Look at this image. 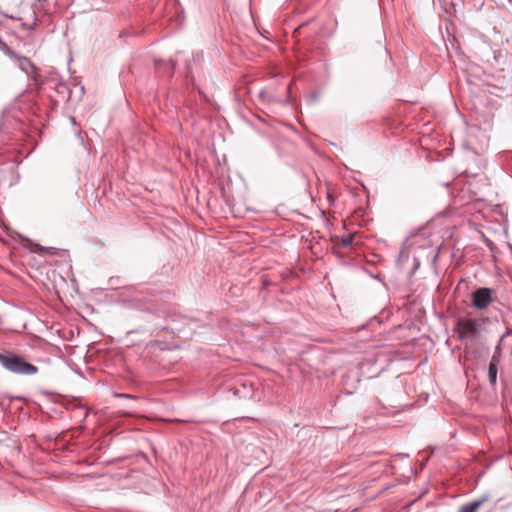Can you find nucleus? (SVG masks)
Instances as JSON below:
<instances>
[{"label":"nucleus","mask_w":512,"mask_h":512,"mask_svg":"<svg viewBox=\"0 0 512 512\" xmlns=\"http://www.w3.org/2000/svg\"><path fill=\"white\" fill-rule=\"evenodd\" d=\"M0 362L7 370L13 373L33 375L38 372V368L36 366L26 362L19 356H0Z\"/></svg>","instance_id":"f257e3e1"},{"label":"nucleus","mask_w":512,"mask_h":512,"mask_svg":"<svg viewBox=\"0 0 512 512\" xmlns=\"http://www.w3.org/2000/svg\"><path fill=\"white\" fill-rule=\"evenodd\" d=\"M0 48L6 55H8L11 58H14L17 61L21 70H23L25 73L30 74L33 72L34 65L28 58L16 55L15 52L11 50L5 43H1Z\"/></svg>","instance_id":"f03ea898"},{"label":"nucleus","mask_w":512,"mask_h":512,"mask_svg":"<svg viewBox=\"0 0 512 512\" xmlns=\"http://www.w3.org/2000/svg\"><path fill=\"white\" fill-rule=\"evenodd\" d=\"M477 320L461 319L458 321L460 337H471L477 333Z\"/></svg>","instance_id":"7ed1b4c3"},{"label":"nucleus","mask_w":512,"mask_h":512,"mask_svg":"<svg viewBox=\"0 0 512 512\" xmlns=\"http://www.w3.org/2000/svg\"><path fill=\"white\" fill-rule=\"evenodd\" d=\"M491 301L490 290L487 288H480L473 294V304L477 308L483 309L488 306Z\"/></svg>","instance_id":"20e7f679"},{"label":"nucleus","mask_w":512,"mask_h":512,"mask_svg":"<svg viewBox=\"0 0 512 512\" xmlns=\"http://www.w3.org/2000/svg\"><path fill=\"white\" fill-rule=\"evenodd\" d=\"M485 499H479L471 503L465 504L460 507L459 512H478L480 507L484 504Z\"/></svg>","instance_id":"39448f33"},{"label":"nucleus","mask_w":512,"mask_h":512,"mask_svg":"<svg viewBox=\"0 0 512 512\" xmlns=\"http://www.w3.org/2000/svg\"><path fill=\"white\" fill-rule=\"evenodd\" d=\"M488 375H489L490 382L492 384H495L496 378H497V368L493 361L489 365Z\"/></svg>","instance_id":"423d86ee"},{"label":"nucleus","mask_w":512,"mask_h":512,"mask_svg":"<svg viewBox=\"0 0 512 512\" xmlns=\"http://www.w3.org/2000/svg\"><path fill=\"white\" fill-rule=\"evenodd\" d=\"M353 239H354V236L352 235H348L346 237H342L341 238V244L344 246V247H350L353 243Z\"/></svg>","instance_id":"0eeeda50"},{"label":"nucleus","mask_w":512,"mask_h":512,"mask_svg":"<svg viewBox=\"0 0 512 512\" xmlns=\"http://www.w3.org/2000/svg\"><path fill=\"white\" fill-rule=\"evenodd\" d=\"M115 397H119V398H134V396H132L130 394H125V393H116Z\"/></svg>","instance_id":"6e6552de"}]
</instances>
